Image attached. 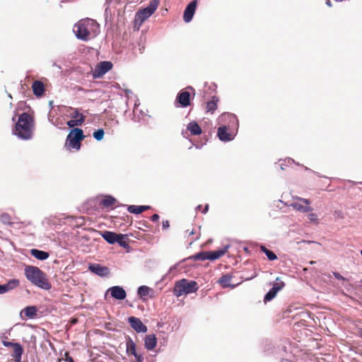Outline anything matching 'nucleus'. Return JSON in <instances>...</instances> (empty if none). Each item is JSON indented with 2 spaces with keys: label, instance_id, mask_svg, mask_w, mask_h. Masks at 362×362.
I'll use <instances>...</instances> for the list:
<instances>
[{
  "label": "nucleus",
  "instance_id": "nucleus-60",
  "mask_svg": "<svg viewBox=\"0 0 362 362\" xmlns=\"http://www.w3.org/2000/svg\"><path fill=\"white\" fill-rule=\"evenodd\" d=\"M361 255H362V250H361Z\"/></svg>",
  "mask_w": 362,
  "mask_h": 362
},
{
  "label": "nucleus",
  "instance_id": "nucleus-52",
  "mask_svg": "<svg viewBox=\"0 0 362 362\" xmlns=\"http://www.w3.org/2000/svg\"><path fill=\"white\" fill-rule=\"evenodd\" d=\"M208 209H209V205L206 204V205H205V207H204V209L203 211V213L204 214L206 213L208 211Z\"/></svg>",
  "mask_w": 362,
  "mask_h": 362
},
{
  "label": "nucleus",
  "instance_id": "nucleus-48",
  "mask_svg": "<svg viewBox=\"0 0 362 362\" xmlns=\"http://www.w3.org/2000/svg\"><path fill=\"white\" fill-rule=\"evenodd\" d=\"M334 276L337 279L342 280L343 281H346V279L344 276H342L340 274H339L337 272H334Z\"/></svg>",
  "mask_w": 362,
  "mask_h": 362
},
{
  "label": "nucleus",
  "instance_id": "nucleus-19",
  "mask_svg": "<svg viewBox=\"0 0 362 362\" xmlns=\"http://www.w3.org/2000/svg\"><path fill=\"white\" fill-rule=\"evenodd\" d=\"M37 309L35 306H27L21 312V317L24 319V316L29 319H33L37 315Z\"/></svg>",
  "mask_w": 362,
  "mask_h": 362
},
{
  "label": "nucleus",
  "instance_id": "nucleus-37",
  "mask_svg": "<svg viewBox=\"0 0 362 362\" xmlns=\"http://www.w3.org/2000/svg\"><path fill=\"white\" fill-rule=\"evenodd\" d=\"M67 112L69 116L74 119H78L81 116H83L78 112V109L74 107H69Z\"/></svg>",
  "mask_w": 362,
  "mask_h": 362
},
{
  "label": "nucleus",
  "instance_id": "nucleus-36",
  "mask_svg": "<svg viewBox=\"0 0 362 362\" xmlns=\"http://www.w3.org/2000/svg\"><path fill=\"white\" fill-rule=\"evenodd\" d=\"M260 249L266 255L269 260L273 261L277 259V256L272 251L268 250L264 246L262 245Z\"/></svg>",
  "mask_w": 362,
  "mask_h": 362
},
{
  "label": "nucleus",
  "instance_id": "nucleus-43",
  "mask_svg": "<svg viewBox=\"0 0 362 362\" xmlns=\"http://www.w3.org/2000/svg\"><path fill=\"white\" fill-rule=\"evenodd\" d=\"M276 295H275V293H274L273 291H271V290H269L264 296V300L265 303L270 301L272 299H274L276 297Z\"/></svg>",
  "mask_w": 362,
  "mask_h": 362
},
{
  "label": "nucleus",
  "instance_id": "nucleus-6",
  "mask_svg": "<svg viewBox=\"0 0 362 362\" xmlns=\"http://www.w3.org/2000/svg\"><path fill=\"white\" fill-rule=\"evenodd\" d=\"M198 288L199 287L196 281L182 279L175 283L173 293L175 296L180 297L196 292Z\"/></svg>",
  "mask_w": 362,
  "mask_h": 362
},
{
  "label": "nucleus",
  "instance_id": "nucleus-27",
  "mask_svg": "<svg viewBox=\"0 0 362 362\" xmlns=\"http://www.w3.org/2000/svg\"><path fill=\"white\" fill-rule=\"evenodd\" d=\"M187 129L192 135H199L202 134V129L196 122H191L187 126Z\"/></svg>",
  "mask_w": 362,
  "mask_h": 362
},
{
  "label": "nucleus",
  "instance_id": "nucleus-11",
  "mask_svg": "<svg viewBox=\"0 0 362 362\" xmlns=\"http://www.w3.org/2000/svg\"><path fill=\"white\" fill-rule=\"evenodd\" d=\"M88 270L101 278L108 277L111 274L110 268L96 263L89 264Z\"/></svg>",
  "mask_w": 362,
  "mask_h": 362
},
{
  "label": "nucleus",
  "instance_id": "nucleus-58",
  "mask_svg": "<svg viewBox=\"0 0 362 362\" xmlns=\"http://www.w3.org/2000/svg\"><path fill=\"white\" fill-rule=\"evenodd\" d=\"M175 266H174V267H170V272H171V271H172L173 269H175Z\"/></svg>",
  "mask_w": 362,
  "mask_h": 362
},
{
  "label": "nucleus",
  "instance_id": "nucleus-10",
  "mask_svg": "<svg viewBox=\"0 0 362 362\" xmlns=\"http://www.w3.org/2000/svg\"><path fill=\"white\" fill-rule=\"evenodd\" d=\"M112 67L111 62H100L93 69H92V75L94 78H100L105 75Z\"/></svg>",
  "mask_w": 362,
  "mask_h": 362
},
{
  "label": "nucleus",
  "instance_id": "nucleus-25",
  "mask_svg": "<svg viewBox=\"0 0 362 362\" xmlns=\"http://www.w3.org/2000/svg\"><path fill=\"white\" fill-rule=\"evenodd\" d=\"M13 348V353L12 354V356H13L14 361L16 362H21V356L23 353V346L19 343H16V344Z\"/></svg>",
  "mask_w": 362,
  "mask_h": 362
},
{
  "label": "nucleus",
  "instance_id": "nucleus-29",
  "mask_svg": "<svg viewBox=\"0 0 362 362\" xmlns=\"http://www.w3.org/2000/svg\"><path fill=\"white\" fill-rule=\"evenodd\" d=\"M232 276L229 274L223 275L218 281V282L222 286L223 288L231 287L234 288L235 285H230V282L231 281Z\"/></svg>",
  "mask_w": 362,
  "mask_h": 362
},
{
  "label": "nucleus",
  "instance_id": "nucleus-1",
  "mask_svg": "<svg viewBox=\"0 0 362 362\" xmlns=\"http://www.w3.org/2000/svg\"><path fill=\"white\" fill-rule=\"evenodd\" d=\"M219 123H224L218 127L217 136L221 141H232L236 134L238 127V120L232 113H224L218 119Z\"/></svg>",
  "mask_w": 362,
  "mask_h": 362
},
{
  "label": "nucleus",
  "instance_id": "nucleus-46",
  "mask_svg": "<svg viewBox=\"0 0 362 362\" xmlns=\"http://www.w3.org/2000/svg\"><path fill=\"white\" fill-rule=\"evenodd\" d=\"M3 344L6 347H13L16 344V343L8 341H3Z\"/></svg>",
  "mask_w": 362,
  "mask_h": 362
},
{
  "label": "nucleus",
  "instance_id": "nucleus-57",
  "mask_svg": "<svg viewBox=\"0 0 362 362\" xmlns=\"http://www.w3.org/2000/svg\"><path fill=\"white\" fill-rule=\"evenodd\" d=\"M201 207H202V206H201V205H199V206H197V209H199H199H201Z\"/></svg>",
  "mask_w": 362,
  "mask_h": 362
},
{
  "label": "nucleus",
  "instance_id": "nucleus-44",
  "mask_svg": "<svg viewBox=\"0 0 362 362\" xmlns=\"http://www.w3.org/2000/svg\"><path fill=\"white\" fill-rule=\"evenodd\" d=\"M105 298L107 300H110L112 298H113V286L107 289L105 295Z\"/></svg>",
  "mask_w": 362,
  "mask_h": 362
},
{
  "label": "nucleus",
  "instance_id": "nucleus-5",
  "mask_svg": "<svg viewBox=\"0 0 362 362\" xmlns=\"http://www.w3.org/2000/svg\"><path fill=\"white\" fill-rule=\"evenodd\" d=\"M160 0H151L148 6L139 10L134 17V28L139 30L142 23L148 19L157 9Z\"/></svg>",
  "mask_w": 362,
  "mask_h": 362
},
{
  "label": "nucleus",
  "instance_id": "nucleus-23",
  "mask_svg": "<svg viewBox=\"0 0 362 362\" xmlns=\"http://www.w3.org/2000/svg\"><path fill=\"white\" fill-rule=\"evenodd\" d=\"M32 88L33 93L36 96H41L45 92V86L43 83L40 81H35L33 83Z\"/></svg>",
  "mask_w": 362,
  "mask_h": 362
},
{
  "label": "nucleus",
  "instance_id": "nucleus-32",
  "mask_svg": "<svg viewBox=\"0 0 362 362\" xmlns=\"http://www.w3.org/2000/svg\"><path fill=\"white\" fill-rule=\"evenodd\" d=\"M285 286L284 282L281 281L279 277L276 279V281L273 284L272 288L270 289L271 291H273L275 295L277 294L279 291H280Z\"/></svg>",
  "mask_w": 362,
  "mask_h": 362
},
{
  "label": "nucleus",
  "instance_id": "nucleus-42",
  "mask_svg": "<svg viewBox=\"0 0 362 362\" xmlns=\"http://www.w3.org/2000/svg\"><path fill=\"white\" fill-rule=\"evenodd\" d=\"M308 218L309 219L310 223H318V216L316 214L311 212H308Z\"/></svg>",
  "mask_w": 362,
  "mask_h": 362
},
{
  "label": "nucleus",
  "instance_id": "nucleus-31",
  "mask_svg": "<svg viewBox=\"0 0 362 362\" xmlns=\"http://www.w3.org/2000/svg\"><path fill=\"white\" fill-rule=\"evenodd\" d=\"M285 286L284 282L281 281L279 277L276 279V281L273 284L272 288L270 289L271 291H273L275 295L277 294L279 291H280Z\"/></svg>",
  "mask_w": 362,
  "mask_h": 362
},
{
  "label": "nucleus",
  "instance_id": "nucleus-28",
  "mask_svg": "<svg viewBox=\"0 0 362 362\" xmlns=\"http://www.w3.org/2000/svg\"><path fill=\"white\" fill-rule=\"evenodd\" d=\"M149 206H136V205H129L127 208L128 211L134 214H139L142 213L143 211L149 209Z\"/></svg>",
  "mask_w": 362,
  "mask_h": 362
},
{
  "label": "nucleus",
  "instance_id": "nucleus-2",
  "mask_svg": "<svg viewBox=\"0 0 362 362\" xmlns=\"http://www.w3.org/2000/svg\"><path fill=\"white\" fill-rule=\"evenodd\" d=\"M35 122L32 116L23 112L18 116L13 134L21 140H30L33 136Z\"/></svg>",
  "mask_w": 362,
  "mask_h": 362
},
{
  "label": "nucleus",
  "instance_id": "nucleus-21",
  "mask_svg": "<svg viewBox=\"0 0 362 362\" xmlns=\"http://www.w3.org/2000/svg\"><path fill=\"white\" fill-rule=\"evenodd\" d=\"M230 245H226L223 248L216 250V251H209V260H216L222 256H223L229 248Z\"/></svg>",
  "mask_w": 362,
  "mask_h": 362
},
{
  "label": "nucleus",
  "instance_id": "nucleus-12",
  "mask_svg": "<svg viewBox=\"0 0 362 362\" xmlns=\"http://www.w3.org/2000/svg\"><path fill=\"white\" fill-rule=\"evenodd\" d=\"M100 197L96 196L88 199L83 205V208L87 210L88 213L92 214L101 210L100 203Z\"/></svg>",
  "mask_w": 362,
  "mask_h": 362
},
{
  "label": "nucleus",
  "instance_id": "nucleus-38",
  "mask_svg": "<svg viewBox=\"0 0 362 362\" xmlns=\"http://www.w3.org/2000/svg\"><path fill=\"white\" fill-rule=\"evenodd\" d=\"M0 221L5 225H12V218L11 216L6 213H4L0 216Z\"/></svg>",
  "mask_w": 362,
  "mask_h": 362
},
{
  "label": "nucleus",
  "instance_id": "nucleus-49",
  "mask_svg": "<svg viewBox=\"0 0 362 362\" xmlns=\"http://www.w3.org/2000/svg\"><path fill=\"white\" fill-rule=\"evenodd\" d=\"M159 219V216L158 214H153L152 216H151V221H157Z\"/></svg>",
  "mask_w": 362,
  "mask_h": 362
},
{
  "label": "nucleus",
  "instance_id": "nucleus-4",
  "mask_svg": "<svg viewBox=\"0 0 362 362\" xmlns=\"http://www.w3.org/2000/svg\"><path fill=\"white\" fill-rule=\"evenodd\" d=\"M98 28L97 23L90 18L82 19L76 23L73 30L78 39L87 41L91 31L96 32Z\"/></svg>",
  "mask_w": 362,
  "mask_h": 362
},
{
  "label": "nucleus",
  "instance_id": "nucleus-40",
  "mask_svg": "<svg viewBox=\"0 0 362 362\" xmlns=\"http://www.w3.org/2000/svg\"><path fill=\"white\" fill-rule=\"evenodd\" d=\"M104 134V130L103 129H99L93 132V136L97 141H101L103 139Z\"/></svg>",
  "mask_w": 362,
  "mask_h": 362
},
{
  "label": "nucleus",
  "instance_id": "nucleus-17",
  "mask_svg": "<svg viewBox=\"0 0 362 362\" xmlns=\"http://www.w3.org/2000/svg\"><path fill=\"white\" fill-rule=\"evenodd\" d=\"M112 3V0H106L105 4V20L106 23V26H109L110 28L112 25V9L110 4Z\"/></svg>",
  "mask_w": 362,
  "mask_h": 362
},
{
  "label": "nucleus",
  "instance_id": "nucleus-59",
  "mask_svg": "<svg viewBox=\"0 0 362 362\" xmlns=\"http://www.w3.org/2000/svg\"><path fill=\"white\" fill-rule=\"evenodd\" d=\"M361 334V337H362V330L361 331V334Z\"/></svg>",
  "mask_w": 362,
  "mask_h": 362
},
{
  "label": "nucleus",
  "instance_id": "nucleus-51",
  "mask_svg": "<svg viewBox=\"0 0 362 362\" xmlns=\"http://www.w3.org/2000/svg\"><path fill=\"white\" fill-rule=\"evenodd\" d=\"M144 49V45L139 44V50L140 53H142Z\"/></svg>",
  "mask_w": 362,
  "mask_h": 362
},
{
  "label": "nucleus",
  "instance_id": "nucleus-20",
  "mask_svg": "<svg viewBox=\"0 0 362 362\" xmlns=\"http://www.w3.org/2000/svg\"><path fill=\"white\" fill-rule=\"evenodd\" d=\"M157 344V338L155 334H148L144 339V346L147 350H153Z\"/></svg>",
  "mask_w": 362,
  "mask_h": 362
},
{
  "label": "nucleus",
  "instance_id": "nucleus-7",
  "mask_svg": "<svg viewBox=\"0 0 362 362\" xmlns=\"http://www.w3.org/2000/svg\"><path fill=\"white\" fill-rule=\"evenodd\" d=\"M132 92L124 89L122 90L117 83H115V102L117 105V108L121 111H126L128 100L132 98Z\"/></svg>",
  "mask_w": 362,
  "mask_h": 362
},
{
  "label": "nucleus",
  "instance_id": "nucleus-34",
  "mask_svg": "<svg viewBox=\"0 0 362 362\" xmlns=\"http://www.w3.org/2000/svg\"><path fill=\"white\" fill-rule=\"evenodd\" d=\"M84 121H85V116H81V117H79L78 119H71V120L67 122L66 124L69 127L73 128L74 127L81 126L82 124L84 122Z\"/></svg>",
  "mask_w": 362,
  "mask_h": 362
},
{
  "label": "nucleus",
  "instance_id": "nucleus-16",
  "mask_svg": "<svg viewBox=\"0 0 362 362\" xmlns=\"http://www.w3.org/2000/svg\"><path fill=\"white\" fill-rule=\"evenodd\" d=\"M122 345L128 356H134L138 353L136 349V344L130 337H125V344Z\"/></svg>",
  "mask_w": 362,
  "mask_h": 362
},
{
  "label": "nucleus",
  "instance_id": "nucleus-41",
  "mask_svg": "<svg viewBox=\"0 0 362 362\" xmlns=\"http://www.w3.org/2000/svg\"><path fill=\"white\" fill-rule=\"evenodd\" d=\"M217 107L216 102L214 100H210L206 104V109L208 112H213Z\"/></svg>",
  "mask_w": 362,
  "mask_h": 362
},
{
  "label": "nucleus",
  "instance_id": "nucleus-18",
  "mask_svg": "<svg viewBox=\"0 0 362 362\" xmlns=\"http://www.w3.org/2000/svg\"><path fill=\"white\" fill-rule=\"evenodd\" d=\"M177 101L182 107H187L189 105L190 94L187 90H181L177 96Z\"/></svg>",
  "mask_w": 362,
  "mask_h": 362
},
{
  "label": "nucleus",
  "instance_id": "nucleus-47",
  "mask_svg": "<svg viewBox=\"0 0 362 362\" xmlns=\"http://www.w3.org/2000/svg\"><path fill=\"white\" fill-rule=\"evenodd\" d=\"M125 344V341L120 343L119 346H118V348L116 350L117 353L118 354L121 355V356H122L121 351H123V350L125 349L123 348V345L122 344Z\"/></svg>",
  "mask_w": 362,
  "mask_h": 362
},
{
  "label": "nucleus",
  "instance_id": "nucleus-13",
  "mask_svg": "<svg viewBox=\"0 0 362 362\" xmlns=\"http://www.w3.org/2000/svg\"><path fill=\"white\" fill-rule=\"evenodd\" d=\"M131 327L139 333H146L148 330L147 327L143 324L140 319L136 317H130L128 319Z\"/></svg>",
  "mask_w": 362,
  "mask_h": 362
},
{
  "label": "nucleus",
  "instance_id": "nucleus-39",
  "mask_svg": "<svg viewBox=\"0 0 362 362\" xmlns=\"http://www.w3.org/2000/svg\"><path fill=\"white\" fill-rule=\"evenodd\" d=\"M102 236L108 243L113 244V232L104 231Z\"/></svg>",
  "mask_w": 362,
  "mask_h": 362
},
{
  "label": "nucleus",
  "instance_id": "nucleus-33",
  "mask_svg": "<svg viewBox=\"0 0 362 362\" xmlns=\"http://www.w3.org/2000/svg\"><path fill=\"white\" fill-rule=\"evenodd\" d=\"M126 296V291L122 287L115 286V299L123 300Z\"/></svg>",
  "mask_w": 362,
  "mask_h": 362
},
{
  "label": "nucleus",
  "instance_id": "nucleus-22",
  "mask_svg": "<svg viewBox=\"0 0 362 362\" xmlns=\"http://www.w3.org/2000/svg\"><path fill=\"white\" fill-rule=\"evenodd\" d=\"M101 210H104L113 204V197L110 195H99Z\"/></svg>",
  "mask_w": 362,
  "mask_h": 362
},
{
  "label": "nucleus",
  "instance_id": "nucleus-50",
  "mask_svg": "<svg viewBox=\"0 0 362 362\" xmlns=\"http://www.w3.org/2000/svg\"><path fill=\"white\" fill-rule=\"evenodd\" d=\"M170 226L169 221H165L163 222V228H168Z\"/></svg>",
  "mask_w": 362,
  "mask_h": 362
},
{
  "label": "nucleus",
  "instance_id": "nucleus-45",
  "mask_svg": "<svg viewBox=\"0 0 362 362\" xmlns=\"http://www.w3.org/2000/svg\"><path fill=\"white\" fill-rule=\"evenodd\" d=\"M135 360L132 362H143L144 361V356L141 354L137 353L135 355H134Z\"/></svg>",
  "mask_w": 362,
  "mask_h": 362
},
{
  "label": "nucleus",
  "instance_id": "nucleus-9",
  "mask_svg": "<svg viewBox=\"0 0 362 362\" xmlns=\"http://www.w3.org/2000/svg\"><path fill=\"white\" fill-rule=\"evenodd\" d=\"M310 204L311 201L310 199L296 196L292 197V201L288 206L299 212L308 213L313 210Z\"/></svg>",
  "mask_w": 362,
  "mask_h": 362
},
{
  "label": "nucleus",
  "instance_id": "nucleus-14",
  "mask_svg": "<svg viewBox=\"0 0 362 362\" xmlns=\"http://www.w3.org/2000/svg\"><path fill=\"white\" fill-rule=\"evenodd\" d=\"M197 4V0H194L186 7L183 15V19L186 23H189L192 21L196 10Z\"/></svg>",
  "mask_w": 362,
  "mask_h": 362
},
{
  "label": "nucleus",
  "instance_id": "nucleus-55",
  "mask_svg": "<svg viewBox=\"0 0 362 362\" xmlns=\"http://www.w3.org/2000/svg\"><path fill=\"white\" fill-rule=\"evenodd\" d=\"M16 115H15L12 117V121H13V122H15V121H16Z\"/></svg>",
  "mask_w": 362,
  "mask_h": 362
},
{
  "label": "nucleus",
  "instance_id": "nucleus-30",
  "mask_svg": "<svg viewBox=\"0 0 362 362\" xmlns=\"http://www.w3.org/2000/svg\"><path fill=\"white\" fill-rule=\"evenodd\" d=\"M151 292H153V290L146 286H141L138 288V295L144 300H145L146 297L149 296Z\"/></svg>",
  "mask_w": 362,
  "mask_h": 362
},
{
  "label": "nucleus",
  "instance_id": "nucleus-54",
  "mask_svg": "<svg viewBox=\"0 0 362 362\" xmlns=\"http://www.w3.org/2000/svg\"><path fill=\"white\" fill-rule=\"evenodd\" d=\"M326 4L328 6H331L332 4H331V1L329 0H327L326 1Z\"/></svg>",
  "mask_w": 362,
  "mask_h": 362
},
{
  "label": "nucleus",
  "instance_id": "nucleus-53",
  "mask_svg": "<svg viewBox=\"0 0 362 362\" xmlns=\"http://www.w3.org/2000/svg\"><path fill=\"white\" fill-rule=\"evenodd\" d=\"M66 361H67L68 362H74V359H73L71 357H70V356H68V357L66 358Z\"/></svg>",
  "mask_w": 362,
  "mask_h": 362
},
{
  "label": "nucleus",
  "instance_id": "nucleus-56",
  "mask_svg": "<svg viewBox=\"0 0 362 362\" xmlns=\"http://www.w3.org/2000/svg\"><path fill=\"white\" fill-rule=\"evenodd\" d=\"M138 104H137V100H134V106H137Z\"/></svg>",
  "mask_w": 362,
  "mask_h": 362
},
{
  "label": "nucleus",
  "instance_id": "nucleus-3",
  "mask_svg": "<svg viewBox=\"0 0 362 362\" xmlns=\"http://www.w3.org/2000/svg\"><path fill=\"white\" fill-rule=\"evenodd\" d=\"M25 275L28 280L40 288L49 290L52 287L45 274L37 267L27 266L25 269Z\"/></svg>",
  "mask_w": 362,
  "mask_h": 362
},
{
  "label": "nucleus",
  "instance_id": "nucleus-24",
  "mask_svg": "<svg viewBox=\"0 0 362 362\" xmlns=\"http://www.w3.org/2000/svg\"><path fill=\"white\" fill-rule=\"evenodd\" d=\"M129 238L127 235L115 233V243H117L121 247L127 248Z\"/></svg>",
  "mask_w": 362,
  "mask_h": 362
},
{
  "label": "nucleus",
  "instance_id": "nucleus-8",
  "mask_svg": "<svg viewBox=\"0 0 362 362\" xmlns=\"http://www.w3.org/2000/svg\"><path fill=\"white\" fill-rule=\"evenodd\" d=\"M83 132L81 129L74 128L68 134L66 140V146L69 148L78 151L81 148V141L83 139Z\"/></svg>",
  "mask_w": 362,
  "mask_h": 362
},
{
  "label": "nucleus",
  "instance_id": "nucleus-26",
  "mask_svg": "<svg viewBox=\"0 0 362 362\" xmlns=\"http://www.w3.org/2000/svg\"><path fill=\"white\" fill-rule=\"evenodd\" d=\"M30 254L34 257H35L36 259H37L39 260H45L49 256V254L47 252H45V251H43V250H38V249H32L30 250Z\"/></svg>",
  "mask_w": 362,
  "mask_h": 362
},
{
  "label": "nucleus",
  "instance_id": "nucleus-35",
  "mask_svg": "<svg viewBox=\"0 0 362 362\" xmlns=\"http://www.w3.org/2000/svg\"><path fill=\"white\" fill-rule=\"evenodd\" d=\"M190 258L195 261H203L209 259V252H201L197 253Z\"/></svg>",
  "mask_w": 362,
  "mask_h": 362
},
{
  "label": "nucleus",
  "instance_id": "nucleus-15",
  "mask_svg": "<svg viewBox=\"0 0 362 362\" xmlns=\"http://www.w3.org/2000/svg\"><path fill=\"white\" fill-rule=\"evenodd\" d=\"M19 281L18 279H13L9 280L7 283L4 284H0V294L6 293L19 286Z\"/></svg>",
  "mask_w": 362,
  "mask_h": 362
}]
</instances>
